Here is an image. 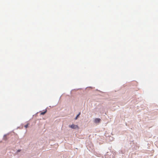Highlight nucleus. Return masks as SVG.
<instances>
[{"label": "nucleus", "instance_id": "1", "mask_svg": "<svg viewBox=\"0 0 158 158\" xmlns=\"http://www.w3.org/2000/svg\"><path fill=\"white\" fill-rule=\"evenodd\" d=\"M70 127L73 129H79V128L77 125H75L74 124H72L71 125L69 126Z\"/></svg>", "mask_w": 158, "mask_h": 158}, {"label": "nucleus", "instance_id": "2", "mask_svg": "<svg viewBox=\"0 0 158 158\" xmlns=\"http://www.w3.org/2000/svg\"><path fill=\"white\" fill-rule=\"evenodd\" d=\"M101 121V119L99 118H96L94 120V122L95 123H99Z\"/></svg>", "mask_w": 158, "mask_h": 158}, {"label": "nucleus", "instance_id": "3", "mask_svg": "<svg viewBox=\"0 0 158 158\" xmlns=\"http://www.w3.org/2000/svg\"><path fill=\"white\" fill-rule=\"evenodd\" d=\"M46 112H47V110H46L45 111L41 113L40 114L41 115H44L46 113Z\"/></svg>", "mask_w": 158, "mask_h": 158}, {"label": "nucleus", "instance_id": "4", "mask_svg": "<svg viewBox=\"0 0 158 158\" xmlns=\"http://www.w3.org/2000/svg\"><path fill=\"white\" fill-rule=\"evenodd\" d=\"M81 114V113H79L77 115V116H76V117L75 118V119H77L78 118V117Z\"/></svg>", "mask_w": 158, "mask_h": 158}, {"label": "nucleus", "instance_id": "6", "mask_svg": "<svg viewBox=\"0 0 158 158\" xmlns=\"http://www.w3.org/2000/svg\"><path fill=\"white\" fill-rule=\"evenodd\" d=\"M20 151H21V150H17V152H20Z\"/></svg>", "mask_w": 158, "mask_h": 158}, {"label": "nucleus", "instance_id": "5", "mask_svg": "<svg viewBox=\"0 0 158 158\" xmlns=\"http://www.w3.org/2000/svg\"><path fill=\"white\" fill-rule=\"evenodd\" d=\"M28 125H29V124H26V125H25V127L26 128H27L28 127Z\"/></svg>", "mask_w": 158, "mask_h": 158}]
</instances>
